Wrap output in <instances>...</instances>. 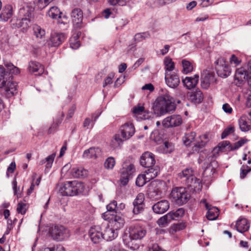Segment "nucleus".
I'll return each mask as SVG.
<instances>
[{"label": "nucleus", "mask_w": 251, "mask_h": 251, "mask_svg": "<svg viewBox=\"0 0 251 251\" xmlns=\"http://www.w3.org/2000/svg\"><path fill=\"white\" fill-rule=\"evenodd\" d=\"M5 66L6 69L0 65V88H4L5 97L10 98L17 93L16 83L12 81L13 75L20 71L12 63H7Z\"/></svg>", "instance_id": "f257e3e1"}, {"label": "nucleus", "mask_w": 251, "mask_h": 251, "mask_svg": "<svg viewBox=\"0 0 251 251\" xmlns=\"http://www.w3.org/2000/svg\"><path fill=\"white\" fill-rule=\"evenodd\" d=\"M175 100L168 92L158 97L154 103L153 112L157 116H161L176 110Z\"/></svg>", "instance_id": "f03ea898"}, {"label": "nucleus", "mask_w": 251, "mask_h": 251, "mask_svg": "<svg viewBox=\"0 0 251 251\" xmlns=\"http://www.w3.org/2000/svg\"><path fill=\"white\" fill-rule=\"evenodd\" d=\"M155 163V156L152 153L146 151L142 154V167H144L142 169V179L145 181L142 186L157 176L158 169L153 167Z\"/></svg>", "instance_id": "7ed1b4c3"}, {"label": "nucleus", "mask_w": 251, "mask_h": 251, "mask_svg": "<svg viewBox=\"0 0 251 251\" xmlns=\"http://www.w3.org/2000/svg\"><path fill=\"white\" fill-rule=\"evenodd\" d=\"M141 226L139 225L131 226L126 229L123 235L124 244L128 248L136 250L139 249L141 244Z\"/></svg>", "instance_id": "20e7f679"}, {"label": "nucleus", "mask_w": 251, "mask_h": 251, "mask_svg": "<svg viewBox=\"0 0 251 251\" xmlns=\"http://www.w3.org/2000/svg\"><path fill=\"white\" fill-rule=\"evenodd\" d=\"M134 132L133 125L131 123H126L121 126L119 133L114 136L110 143V147L114 149L119 148L123 141L132 136Z\"/></svg>", "instance_id": "39448f33"}, {"label": "nucleus", "mask_w": 251, "mask_h": 251, "mask_svg": "<svg viewBox=\"0 0 251 251\" xmlns=\"http://www.w3.org/2000/svg\"><path fill=\"white\" fill-rule=\"evenodd\" d=\"M178 177L182 179L188 188L195 192H200L202 185L201 180L193 175L191 169H185L178 174Z\"/></svg>", "instance_id": "423d86ee"}, {"label": "nucleus", "mask_w": 251, "mask_h": 251, "mask_svg": "<svg viewBox=\"0 0 251 251\" xmlns=\"http://www.w3.org/2000/svg\"><path fill=\"white\" fill-rule=\"evenodd\" d=\"M215 68L219 76L226 78L231 72V69L228 62L223 57H219L214 62Z\"/></svg>", "instance_id": "0eeeda50"}, {"label": "nucleus", "mask_w": 251, "mask_h": 251, "mask_svg": "<svg viewBox=\"0 0 251 251\" xmlns=\"http://www.w3.org/2000/svg\"><path fill=\"white\" fill-rule=\"evenodd\" d=\"M171 196L173 200L179 205L186 203L190 197L185 188L183 187L174 188L171 192Z\"/></svg>", "instance_id": "6e6552de"}, {"label": "nucleus", "mask_w": 251, "mask_h": 251, "mask_svg": "<svg viewBox=\"0 0 251 251\" xmlns=\"http://www.w3.org/2000/svg\"><path fill=\"white\" fill-rule=\"evenodd\" d=\"M51 237L57 241H61L68 239L70 236L69 230L61 225H55L50 229Z\"/></svg>", "instance_id": "1a4fd4ad"}, {"label": "nucleus", "mask_w": 251, "mask_h": 251, "mask_svg": "<svg viewBox=\"0 0 251 251\" xmlns=\"http://www.w3.org/2000/svg\"><path fill=\"white\" fill-rule=\"evenodd\" d=\"M135 172V168L134 166L130 164L127 165L126 162H125L123 164V167L121 169V177L120 182L122 185H126L130 177H132V174Z\"/></svg>", "instance_id": "9d476101"}, {"label": "nucleus", "mask_w": 251, "mask_h": 251, "mask_svg": "<svg viewBox=\"0 0 251 251\" xmlns=\"http://www.w3.org/2000/svg\"><path fill=\"white\" fill-rule=\"evenodd\" d=\"M10 24L13 28H22L23 32H25L30 26L31 22L29 18L22 17H12Z\"/></svg>", "instance_id": "9b49d317"}, {"label": "nucleus", "mask_w": 251, "mask_h": 251, "mask_svg": "<svg viewBox=\"0 0 251 251\" xmlns=\"http://www.w3.org/2000/svg\"><path fill=\"white\" fill-rule=\"evenodd\" d=\"M103 239L106 241L112 240L117 236V230L113 227H110L108 223L105 222L101 224Z\"/></svg>", "instance_id": "f8f14e48"}, {"label": "nucleus", "mask_w": 251, "mask_h": 251, "mask_svg": "<svg viewBox=\"0 0 251 251\" xmlns=\"http://www.w3.org/2000/svg\"><path fill=\"white\" fill-rule=\"evenodd\" d=\"M182 122V119L179 115H173L164 119L162 125L165 128L176 127L180 126Z\"/></svg>", "instance_id": "ddd939ff"}, {"label": "nucleus", "mask_w": 251, "mask_h": 251, "mask_svg": "<svg viewBox=\"0 0 251 251\" xmlns=\"http://www.w3.org/2000/svg\"><path fill=\"white\" fill-rule=\"evenodd\" d=\"M89 235L94 244L100 243L103 239L101 226H94L91 227L89 231Z\"/></svg>", "instance_id": "4468645a"}, {"label": "nucleus", "mask_w": 251, "mask_h": 251, "mask_svg": "<svg viewBox=\"0 0 251 251\" xmlns=\"http://www.w3.org/2000/svg\"><path fill=\"white\" fill-rule=\"evenodd\" d=\"M165 79L166 84L172 88H176L180 83L179 77L175 72L165 73Z\"/></svg>", "instance_id": "2eb2a0df"}, {"label": "nucleus", "mask_w": 251, "mask_h": 251, "mask_svg": "<svg viewBox=\"0 0 251 251\" xmlns=\"http://www.w3.org/2000/svg\"><path fill=\"white\" fill-rule=\"evenodd\" d=\"M201 203L204 204L206 209L208 210L206 214V217L208 220L212 221L217 219L219 214V210L218 208L212 206L211 205L208 204L205 199L202 200Z\"/></svg>", "instance_id": "dca6fc26"}, {"label": "nucleus", "mask_w": 251, "mask_h": 251, "mask_svg": "<svg viewBox=\"0 0 251 251\" xmlns=\"http://www.w3.org/2000/svg\"><path fill=\"white\" fill-rule=\"evenodd\" d=\"M67 38V36L64 33L52 32L50 37L51 46L58 47Z\"/></svg>", "instance_id": "f3484780"}, {"label": "nucleus", "mask_w": 251, "mask_h": 251, "mask_svg": "<svg viewBox=\"0 0 251 251\" xmlns=\"http://www.w3.org/2000/svg\"><path fill=\"white\" fill-rule=\"evenodd\" d=\"M147 194L152 200H158L161 197L162 192L156 187V184L151 182L148 187Z\"/></svg>", "instance_id": "a211bd4d"}, {"label": "nucleus", "mask_w": 251, "mask_h": 251, "mask_svg": "<svg viewBox=\"0 0 251 251\" xmlns=\"http://www.w3.org/2000/svg\"><path fill=\"white\" fill-rule=\"evenodd\" d=\"M27 70L31 74L40 75L43 74L44 67L39 62L35 61H30L28 63Z\"/></svg>", "instance_id": "6ab92c4d"}, {"label": "nucleus", "mask_w": 251, "mask_h": 251, "mask_svg": "<svg viewBox=\"0 0 251 251\" xmlns=\"http://www.w3.org/2000/svg\"><path fill=\"white\" fill-rule=\"evenodd\" d=\"M169 207V202L167 200H163L153 204L152 209L154 213L161 214L166 212Z\"/></svg>", "instance_id": "aec40b11"}, {"label": "nucleus", "mask_w": 251, "mask_h": 251, "mask_svg": "<svg viewBox=\"0 0 251 251\" xmlns=\"http://www.w3.org/2000/svg\"><path fill=\"white\" fill-rule=\"evenodd\" d=\"M71 185V191L73 192V196L78 195L81 194L84 190L85 186L83 183L76 180L70 181Z\"/></svg>", "instance_id": "412c9836"}, {"label": "nucleus", "mask_w": 251, "mask_h": 251, "mask_svg": "<svg viewBox=\"0 0 251 251\" xmlns=\"http://www.w3.org/2000/svg\"><path fill=\"white\" fill-rule=\"evenodd\" d=\"M100 152L101 150L99 148L91 147L84 151L82 156L84 158L96 159Z\"/></svg>", "instance_id": "4be33fe9"}, {"label": "nucleus", "mask_w": 251, "mask_h": 251, "mask_svg": "<svg viewBox=\"0 0 251 251\" xmlns=\"http://www.w3.org/2000/svg\"><path fill=\"white\" fill-rule=\"evenodd\" d=\"M189 100L194 103H200L202 102L203 96L202 93L199 89H196L188 94Z\"/></svg>", "instance_id": "5701e85b"}, {"label": "nucleus", "mask_w": 251, "mask_h": 251, "mask_svg": "<svg viewBox=\"0 0 251 251\" xmlns=\"http://www.w3.org/2000/svg\"><path fill=\"white\" fill-rule=\"evenodd\" d=\"M199 76L198 75H194V77L187 76L182 80L184 86L188 89H191L194 88L199 81Z\"/></svg>", "instance_id": "b1692460"}, {"label": "nucleus", "mask_w": 251, "mask_h": 251, "mask_svg": "<svg viewBox=\"0 0 251 251\" xmlns=\"http://www.w3.org/2000/svg\"><path fill=\"white\" fill-rule=\"evenodd\" d=\"M81 33L80 31H75L70 39V46L73 49H77L80 46L79 38Z\"/></svg>", "instance_id": "393cba45"}, {"label": "nucleus", "mask_w": 251, "mask_h": 251, "mask_svg": "<svg viewBox=\"0 0 251 251\" xmlns=\"http://www.w3.org/2000/svg\"><path fill=\"white\" fill-rule=\"evenodd\" d=\"M111 219L113 224V226L116 230L122 228L125 223L124 218L120 215L116 214L112 216Z\"/></svg>", "instance_id": "a878e982"}, {"label": "nucleus", "mask_w": 251, "mask_h": 251, "mask_svg": "<svg viewBox=\"0 0 251 251\" xmlns=\"http://www.w3.org/2000/svg\"><path fill=\"white\" fill-rule=\"evenodd\" d=\"M237 230L240 233H244L249 230L250 227L249 223L245 218L238 220L236 224Z\"/></svg>", "instance_id": "bb28decb"}, {"label": "nucleus", "mask_w": 251, "mask_h": 251, "mask_svg": "<svg viewBox=\"0 0 251 251\" xmlns=\"http://www.w3.org/2000/svg\"><path fill=\"white\" fill-rule=\"evenodd\" d=\"M71 188L70 181H68L61 184L59 191L62 196H73Z\"/></svg>", "instance_id": "cd10ccee"}, {"label": "nucleus", "mask_w": 251, "mask_h": 251, "mask_svg": "<svg viewBox=\"0 0 251 251\" xmlns=\"http://www.w3.org/2000/svg\"><path fill=\"white\" fill-rule=\"evenodd\" d=\"M133 213L134 215H137L141 210V193H139L133 202Z\"/></svg>", "instance_id": "c85d7f7f"}, {"label": "nucleus", "mask_w": 251, "mask_h": 251, "mask_svg": "<svg viewBox=\"0 0 251 251\" xmlns=\"http://www.w3.org/2000/svg\"><path fill=\"white\" fill-rule=\"evenodd\" d=\"M249 72L248 70L247 71L243 68L236 69L234 75L235 79L241 81L247 79V75Z\"/></svg>", "instance_id": "c756f323"}, {"label": "nucleus", "mask_w": 251, "mask_h": 251, "mask_svg": "<svg viewBox=\"0 0 251 251\" xmlns=\"http://www.w3.org/2000/svg\"><path fill=\"white\" fill-rule=\"evenodd\" d=\"M231 144L228 141H223L219 143L216 148L214 149L216 151L217 149L218 151L225 152L230 151Z\"/></svg>", "instance_id": "7c9ffc66"}, {"label": "nucleus", "mask_w": 251, "mask_h": 251, "mask_svg": "<svg viewBox=\"0 0 251 251\" xmlns=\"http://www.w3.org/2000/svg\"><path fill=\"white\" fill-rule=\"evenodd\" d=\"M196 133L194 132L186 133L183 137V142L186 146H189L194 141Z\"/></svg>", "instance_id": "2f4dec72"}, {"label": "nucleus", "mask_w": 251, "mask_h": 251, "mask_svg": "<svg viewBox=\"0 0 251 251\" xmlns=\"http://www.w3.org/2000/svg\"><path fill=\"white\" fill-rule=\"evenodd\" d=\"M164 63L166 72L165 73L172 71L175 69V63L170 57H165L164 60Z\"/></svg>", "instance_id": "473e14b6"}, {"label": "nucleus", "mask_w": 251, "mask_h": 251, "mask_svg": "<svg viewBox=\"0 0 251 251\" xmlns=\"http://www.w3.org/2000/svg\"><path fill=\"white\" fill-rule=\"evenodd\" d=\"M185 213V210L183 208H179L176 211H171L169 212L171 218H172V220H177L179 218L182 217Z\"/></svg>", "instance_id": "72a5a7b5"}, {"label": "nucleus", "mask_w": 251, "mask_h": 251, "mask_svg": "<svg viewBox=\"0 0 251 251\" xmlns=\"http://www.w3.org/2000/svg\"><path fill=\"white\" fill-rule=\"evenodd\" d=\"M239 124L242 131L246 132L251 129V125L248 123L246 117H241L239 120Z\"/></svg>", "instance_id": "f704fd0d"}, {"label": "nucleus", "mask_w": 251, "mask_h": 251, "mask_svg": "<svg viewBox=\"0 0 251 251\" xmlns=\"http://www.w3.org/2000/svg\"><path fill=\"white\" fill-rule=\"evenodd\" d=\"M73 176L76 178L83 177L86 175V170L81 168H73L71 171Z\"/></svg>", "instance_id": "c9c22d12"}, {"label": "nucleus", "mask_w": 251, "mask_h": 251, "mask_svg": "<svg viewBox=\"0 0 251 251\" xmlns=\"http://www.w3.org/2000/svg\"><path fill=\"white\" fill-rule=\"evenodd\" d=\"M117 202L116 201H112L109 204L106 206L107 211L110 212L111 216L116 215L117 213Z\"/></svg>", "instance_id": "e433bc0d"}, {"label": "nucleus", "mask_w": 251, "mask_h": 251, "mask_svg": "<svg viewBox=\"0 0 251 251\" xmlns=\"http://www.w3.org/2000/svg\"><path fill=\"white\" fill-rule=\"evenodd\" d=\"M183 67V72L184 74H188L191 72L193 70V67L191 62L186 60L182 61Z\"/></svg>", "instance_id": "4c0bfd02"}, {"label": "nucleus", "mask_w": 251, "mask_h": 251, "mask_svg": "<svg viewBox=\"0 0 251 251\" xmlns=\"http://www.w3.org/2000/svg\"><path fill=\"white\" fill-rule=\"evenodd\" d=\"M55 156V155L54 154H51L50 155L41 161L40 164L42 165L47 162L46 168H50L53 162Z\"/></svg>", "instance_id": "58836bf2"}, {"label": "nucleus", "mask_w": 251, "mask_h": 251, "mask_svg": "<svg viewBox=\"0 0 251 251\" xmlns=\"http://www.w3.org/2000/svg\"><path fill=\"white\" fill-rule=\"evenodd\" d=\"M33 30L34 35L37 38H41L45 34V31L37 25H35L33 26Z\"/></svg>", "instance_id": "ea45409f"}, {"label": "nucleus", "mask_w": 251, "mask_h": 251, "mask_svg": "<svg viewBox=\"0 0 251 251\" xmlns=\"http://www.w3.org/2000/svg\"><path fill=\"white\" fill-rule=\"evenodd\" d=\"M91 14L89 9L86 10V12H83L80 8L76 7L72 9L71 11V16H83Z\"/></svg>", "instance_id": "a19ab883"}, {"label": "nucleus", "mask_w": 251, "mask_h": 251, "mask_svg": "<svg viewBox=\"0 0 251 251\" xmlns=\"http://www.w3.org/2000/svg\"><path fill=\"white\" fill-rule=\"evenodd\" d=\"M161 149L164 153H171L174 150V145L172 143L166 141L164 142Z\"/></svg>", "instance_id": "79ce46f5"}, {"label": "nucleus", "mask_w": 251, "mask_h": 251, "mask_svg": "<svg viewBox=\"0 0 251 251\" xmlns=\"http://www.w3.org/2000/svg\"><path fill=\"white\" fill-rule=\"evenodd\" d=\"M248 140L246 139L242 138L238 142L234 143L233 145L231 144V148L230 151H234L238 149L241 147L243 146L245 144H246Z\"/></svg>", "instance_id": "37998d69"}, {"label": "nucleus", "mask_w": 251, "mask_h": 251, "mask_svg": "<svg viewBox=\"0 0 251 251\" xmlns=\"http://www.w3.org/2000/svg\"><path fill=\"white\" fill-rule=\"evenodd\" d=\"M172 220V218H171L170 215H169V213H168L165 215H164L159 218L157 221V223L159 226H163L166 224L170 222Z\"/></svg>", "instance_id": "c03bdc74"}, {"label": "nucleus", "mask_w": 251, "mask_h": 251, "mask_svg": "<svg viewBox=\"0 0 251 251\" xmlns=\"http://www.w3.org/2000/svg\"><path fill=\"white\" fill-rule=\"evenodd\" d=\"M28 205L27 203L20 202L18 203L17 205V211L18 213H20L22 215H24L27 209L28 208Z\"/></svg>", "instance_id": "a18cd8bd"}, {"label": "nucleus", "mask_w": 251, "mask_h": 251, "mask_svg": "<svg viewBox=\"0 0 251 251\" xmlns=\"http://www.w3.org/2000/svg\"><path fill=\"white\" fill-rule=\"evenodd\" d=\"M133 113L134 114V117L136 119L137 121H140L141 120V117L140 116L141 115V106L140 104H138L137 107H134L132 110Z\"/></svg>", "instance_id": "49530a36"}, {"label": "nucleus", "mask_w": 251, "mask_h": 251, "mask_svg": "<svg viewBox=\"0 0 251 251\" xmlns=\"http://www.w3.org/2000/svg\"><path fill=\"white\" fill-rule=\"evenodd\" d=\"M115 164V159L113 157H108L105 162L104 166L106 169H112Z\"/></svg>", "instance_id": "de8ad7c7"}, {"label": "nucleus", "mask_w": 251, "mask_h": 251, "mask_svg": "<svg viewBox=\"0 0 251 251\" xmlns=\"http://www.w3.org/2000/svg\"><path fill=\"white\" fill-rule=\"evenodd\" d=\"M62 14L59 8L56 6H53L50 8L48 15L49 16H61Z\"/></svg>", "instance_id": "09e8293b"}, {"label": "nucleus", "mask_w": 251, "mask_h": 251, "mask_svg": "<svg viewBox=\"0 0 251 251\" xmlns=\"http://www.w3.org/2000/svg\"><path fill=\"white\" fill-rule=\"evenodd\" d=\"M3 14H5L7 16H11L13 14V7L10 4H7L5 6L2 10V13L0 14L2 16Z\"/></svg>", "instance_id": "8fccbe9b"}, {"label": "nucleus", "mask_w": 251, "mask_h": 251, "mask_svg": "<svg viewBox=\"0 0 251 251\" xmlns=\"http://www.w3.org/2000/svg\"><path fill=\"white\" fill-rule=\"evenodd\" d=\"M73 20L74 25L77 28H80L82 27L83 17H74Z\"/></svg>", "instance_id": "3c124183"}, {"label": "nucleus", "mask_w": 251, "mask_h": 251, "mask_svg": "<svg viewBox=\"0 0 251 251\" xmlns=\"http://www.w3.org/2000/svg\"><path fill=\"white\" fill-rule=\"evenodd\" d=\"M185 227V224L182 223H178L174 224L171 227V230L173 232H176L183 229Z\"/></svg>", "instance_id": "603ef678"}, {"label": "nucleus", "mask_w": 251, "mask_h": 251, "mask_svg": "<svg viewBox=\"0 0 251 251\" xmlns=\"http://www.w3.org/2000/svg\"><path fill=\"white\" fill-rule=\"evenodd\" d=\"M234 131V128L233 127L230 126L225 128L222 133L221 138L222 139L226 138L228 135Z\"/></svg>", "instance_id": "864d4df0"}, {"label": "nucleus", "mask_w": 251, "mask_h": 251, "mask_svg": "<svg viewBox=\"0 0 251 251\" xmlns=\"http://www.w3.org/2000/svg\"><path fill=\"white\" fill-rule=\"evenodd\" d=\"M61 250L64 251V247L61 246L53 245L52 247L42 248L40 251H57Z\"/></svg>", "instance_id": "5fc2aeb1"}, {"label": "nucleus", "mask_w": 251, "mask_h": 251, "mask_svg": "<svg viewBox=\"0 0 251 251\" xmlns=\"http://www.w3.org/2000/svg\"><path fill=\"white\" fill-rule=\"evenodd\" d=\"M52 19H55L56 21V23L58 25H65V28L67 27V23L66 21H63V19L67 20V17H51Z\"/></svg>", "instance_id": "6e6d98bb"}, {"label": "nucleus", "mask_w": 251, "mask_h": 251, "mask_svg": "<svg viewBox=\"0 0 251 251\" xmlns=\"http://www.w3.org/2000/svg\"><path fill=\"white\" fill-rule=\"evenodd\" d=\"M15 169H16V163L14 161L12 162L7 169L6 176L7 177H9V174L14 173Z\"/></svg>", "instance_id": "4d7b16f0"}, {"label": "nucleus", "mask_w": 251, "mask_h": 251, "mask_svg": "<svg viewBox=\"0 0 251 251\" xmlns=\"http://www.w3.org/2000/svg\"><path fill=\"white\" fill-rule=\"evenodd\" d=\"M62 121V119L61 118L57 120L56 123L53 124L49 129L48 134H51L58 127L59 124L61 123Z\"/></svg>", "instance_id": "13d9d810"}, {"label": "nucleus", "mask_w": 251, "mask_h": 251, "mask_svg": "<svg viewBox=\"0 0 251 251\" xmlns=\"http://www.w3.org/2000/svg\"><path fill=\"white\" fill-rule=\"evenodd\" d=\"M151 113L146 110L142 105V120L149 119L151 118Z\"/></svg>", "instance_id": "bf43d9fd"}, {"label": "nucleus", "mask_w": 251, "mask_h": 251, "mask_svg": "<svg viewBox=\"0 0 251 251\" xmlns=\"http://www.w3.org/2000/svg\"><path fill=\"white\" fill-rule=\"evenodd\" d=\"M229 61L231 64H234L235 66L238 65L241 63V60L234 54H232Z\"/></svg>", "instance_id": "052dcab7"}, {"label": "nucleus", "mask_w": 251, "mask_h": 251, "mask_svg": "<svg viewBox=\"0 0 251 251\" xmlns=\"http://www.w3.org/2000/svg\"><path fill=\"white\" fill-rule=\"evenodd\" d=\"M109 3L110 4L113 5H119L120 6H123L126 5V0H109Z\"/></svg>", "instance_id": "680f3d73"}, {"label": "nucleus", "mask_w": 251, "mask_h": 251, "mask_svg": "<svg viewBox=\"0 0 251 251\" xmlns=\"http://www.w3.org/2000/svg\"><path fill=\"white\" fill-rule=\"evenodd\" d=\"M154 87L151 83H148L142 86V93L146 90H149L150 92H153Z\"/></svg>", "instance_id": "e2e57ef3"}, {"label": "nucleus", "mask_w": 251, "mask_h": 251, "mask_svg": "<svg viewBox=\"0 0 251 251\" xmlns=\"http://www.w3.org/2000/svg\"><path fill=\"white\" fill-rule=\"evenodd\" d=\"M75 106L74 105L72 106L70 108V109L68 110V114L67 115V119H69L73 117V116L74 115V114L75 113Z\"/></svg>", "instance_id": "0e129e2a"}, {"label": "nucleus", "mask_w": 251, "mask_h": 251, "mask_svg": "<svg viewBox=\"0 0 251 251\" xmlns=\"http://www.w3.org/2000/svg\"><path fill=\"white\" fill-rule=\"evenodd\" d=\"M222 108L226 113L230 114L232 112V108L228 103L224 104Z\"/></svg>", "instance_id": "69168bd1"}, {"label": "nucleus", "mask_w": 251, "mask_h": 251, "mask_svg": "<svg viewBox=\"0 0 251 251\" xmlns=\"http://www.w3.org/2000/svg\"><path fill=\"white\" fill-rule=\"evenodd\" d=\"M120 249V243H115L113 244V245L110 247L108 250L106 251H118V250Z\"/></svg>", "instance_id": "338daca9"}, {"label": "nucleus", "mask_w": 251, "mask_h": 251, "mask_svg": "<svg viewBox=\"0 0 251 251\" xmlns=\"http://www.w3.org/2000/svg\"><path fill=\"white\" fill-rule=\"evenodd\" d=\"M149 251H166L161 248L157 244L152 245L151 248L149 249Z\"/></svg>", "instance_id": "774afa93"}]
</instances>
